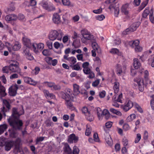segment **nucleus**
<instances>
[{
	"instance_id": "obj_1",
	"label": "nucleus",
	"mask_w": 154,
	"mask_h": 154,
	"mask_svg": "<svg viewBox=\"0 0 154 154\" xmlns=\"http://www.w3.org/2000/svg\"><path fill=\"white\" fill-rule=\"evenodd\" d=\"M23 113L24 111L22 108L19 112H18L16 108H13L12 115L8 119L10 125L13 127V128L8 130L10 137L16 138L18 134L16 129H21L23 124L22 121L19 119V118L20 115Z\"/></svg>"
},
{
	"instance_id": "obj_2",
	"label": "nucleus",
	"mask_w": 154,
	"mask_h": 154,
	"mask_svg": "<svg viewBox=\"0 0 154 154\" xmlns=\"http://www.w3.org/2000/svg\"><path fill=\"white\" fill-rule=\"evenodd\" d=\"M144 77L146 81V83L144 84L143 78L140 77H138L134 79V84L137 83L139 91L141 92H143L144 90V85L148 84H151L152 81L149 79L148 78L149 72L147 70H145L143 72Z\"/></svg>"
},
{
	"instance_id": "obj_3",
	"label": "nucleus",
	"mask_w": 154,
	"mask_h": 154,
	"mask_svg": "<svg viewBox=\"0 0 154 154\" xmlns=\"http://www.w3.org/2000/svg\"><path fill=\"white\" fill-rule=\"evenodd\" d=\"M66 93H62L63 95L62 97L63 98L66 99V104L72 110H74L75 108L73 106L70 100H72L73 97L71 93V90L69 88H67L66 90Z\"/></svg>"
},
{
	"instance_id": "obj_4",
	"label": "nucleus",
	"mask_w": 154,
	"mask_h": 154,
	"mask_svg": "<svg viewBox=\"0 0 154 154\" xmlns=\"http://www.w3.org/2000/svg\"><path fill=\"white\" fill-rule=\"evenodd\" d=\"M80 33L82 36L81 38V41L83 43H87L88 41L91 40L94 38L93 35L86 29H82L80 31Z\"/></svg>"
},
{
	"instance_id": "obj_5",
	"label": "nucleus",
	"mask_w": 154,
	"mask_h": 154,
	"mask_svg": "<svg viewBox=\"0 0 154 154\" xmlns=\"http://www.w3.org/2000/svg\"><path fill=\"white\" fill-rule=\"evenodd\" d=\"M63 35V33L61 31L53 30L50 32L48 38L50 40L52 41L56 39L60 41Z\"/></svg>"
},
{
	"instance_id": "obj_6",
	"label": "nucleus",
	"mask_w": 154,
	"mask_h": 154,
	"mask_svg": "<svg viewBox=\"0 0 154 154\" xmlns=\"http://www.w3.org/2000/svg\"><path fill=\"white\" fill-rule=\"evenodd\" d=\"M20 141V139L18 138L15 142L13 141L5 142L4 145L5 146V149L6 151H9L14 145L15 146V149H18Z\"/></svg>"
},
{
	"instance_id": "obj_7",
	"label": "nucleus",
	"mask_w": 154,
	"mask_h": 154,
	"mask_svg": "<svg viewBox=\"0 0 154 154\" xmlns=\"http://www.w3.org/2000/svg\"><path fill=\"white\" fill-rule=\"evenodd\" d=\"M7 62L10 64L9 68L10 71L17 72H20V69L18 66V63L16 61L11 60L8 61Z\"/></svg>"
},
{
	"instance_id": "obj_8",
	"label": "nucleus",
	"mask_w": 154,
	"mask_h": 154,
	"mask_svg": "<svg viewBox=\"0 0 154 154\" xmlns=\"http://www.w3.org/2000/svg\"><path fill=\"white\" fill-rule=\"evenodd\" d=\"M5 46L7 48L8 50L10 52L12 53V51H16L19 50L21 47V44L18 42H16L13 46L8 42L5 43Z\"/></svg>"
},
{
	"instance_id": "obj_9",
	"label": "nucleus",
	"mask_w": 154,
	"mask_h": 154,
	"mask_svg": "<svg viewBox=\"0 0 154 154\" xmlns=\"http://www.w3.org/2000/svg\"><path fill=\"white\" fill-rule=\"evenodd\" d=\"M133 106L134 103L130 100H128L126 101L124 104L122 106V108L125 111L127 112L131 109Z\"/></svg>"
},
{
	"instance_id": "obj_10",
	"label": "nucleus",
	"mask_w": 154,
	"mask_h": 154,
	"mask_svg": "<svg viewBox=\"0 0 154 154\" xmlns=\"http://www.w3.org/2000/svg\"><path fill=\"white\" fill-rule=\"evenodd\" d=\"M44 47V44L40 43L38 44L36 43H32V50L35 53H38V49L42 50Z\"/></svg>"
},
{
	"instance_id": "obj_11",
	"label": "nucleus",
	"mask_w": 154,
	"mask_h": 154,
	"mask_svg": "<svg viewBox=\"0 0 154 154\" xmlns=\"http://www.w3.org/2000/svg\"><path fill=\"white\" fill-rule=\"evenodd\" d=\"M126 69V66L123 65L122 66L119 64H117L116 66V71L117 74L118 75H121L125 72Z\"/></svg>"
},
{
	"instance_id": "obj_12",
	"label": "nucleus",
	"mask_w": 154,
	"mask_h": 154,
	"mask_svg": "<svg viewBox=\"0 0 154 154\" xmlns=\"http://www.w3.org/2000/svg\"><path fill=\"white\" fill-rule=\"evenodd\" d=\"M18 88V86L16 84L11 86L9 89V94L12 96H15L17 94V91Z\"/></svg>"
},
{
	"instance_id": "obj_13",
	"label": "nucleus",
	"mask_w": 154,
	"mask_h": 154,
	"mask_svg": "<svg viewBox=\"0 0 154 154\" xmlns=\"http://www.w3.org/2000/svg\"><path fill=\"white\" fill-rule=\"evenodd\" d=\"M128 5L125 4L122 6L121 8V11L125 16V17L127 19H128L130 17V15L128 10Z\"/></svg>"
},
{
	"instance_id": "obj_14",
	"label": "nucleus",
	"mask_w": 154,
	"mask_h": 154,
	"mask_svg": "<svg viewBox=\"0 0 154 154\" xmlns=\"http://www.w3.org/2000/svg\"><path fill=\"white\" fill-rule=\"evenodd\" d=\"M109 9L111 10L114 11V15L117 17L119 12V9L118 6H116L114 3L110 5L109 7Z\"/></svg>"
},
{
	"instance_id": "obj_15",
	"label": "nucleus",
	"mask_w": 154,
	"mask_h": 154,
	"mask_svg": "<svg viewBox=\"0 0 154 154\" xmlns=\"http://www.w3.org/2000/svg\"><path fill=\"white\" fill-rule=\"evenodd\" d=\"M23 42L24 45V47H28L32 49V44L31 43L29 39L26 37H23Z\"/></svg>"
},
{
	"instance_id": "obj_16",
	"label": "nucleus",
	"mask_w": 154,
	"mask_h": 154,
	"mask_svg": "<svg viewBox=\"0 0 154 154\" xmlns=\"http://www.w3.org/2000/svg\"><path fill=\"white\" fill-rule=\"evenodd\" d=\"M89 63L88 62H86L83 63L82 67L83 68V71L85 74L88 73L91 70L89 67Z\"/></svg>"
},
{
	"instance_id": "obj_17",
	"label": "nucleus",
	"mask_w": 154,
	"mask_h": 154,
	"mask_svg": "<svg viewBox=\"0 0 154 154\" xmlns=\"http://www.w3.org/2000/svg\"><path fill=\"white\" fill-rule=\"evenodd\" d=\"M53 22L56 24H58L60 23V17L59 15L57 13L54 14L52 17Z\"/></svg>"
},
{
	"instance_id": "obj_18",
	"label": "nucleus",
	"mask_w": 154,
	"mask_h": 154,
	"mask_svg": "<svg viewBox=\"0 0 154 154\" xmlns=\"http://www.w3.org/2000/svg\"><path fill=\"white\" fill-rule=\"evenodd\" d=\"M18 18L17 15L12 14L7 15L5 17V19L7 21H15Z\"/></svg>"
},
{
	"instance_id": "obj_19",
	"label": "nucleus",
	"mask_w": 154,
	"mask_h": 154,
	"mask_svg": "<svg viewBox=\"0 0 154 154\" xmlns=\"http://www.w3.org/2000/svg\"><path fill=\"white\" fill-rule=\"evenodd\" d=\"M78 140V137L75 136V134H72L69 136L68 141L71 143L73 142L76 143Z\"/></svg>"
},
{
	"instance_id": "obj_20",
	"label": "nucleus",
	"mask_w": 154,
	"mask_h": 154,
	"mask_svg": "<svg viewBox=\"0 0 154 154\" xmlns=\"http://www.w3.org/2000/svg\"><path fill=\"white\" fill-rule=\"evenodd\" d=\"M64 154H72V149L69 146L67 143H65L63 147Z\"/></svg>"
},
{
	"instance_id": "obj_21",
	"label": "nucleus",
	"mask_w": 154,
	"mask_h": 154,
	"mask_svg": "<svg viewBox=\"0 0 154 154\" xmlns=\"http://www.w3.org/2000/svg\"><path fill=\"white\" fill-rule=\"evenodd\" d=\"M73 94L76 95L79 94L80 93L79 86L76 84L73 85Z\"/></svg>"
},
{
	"instance_id": "obj_22",
	"label": "nucleus",
	"mask_w": 154,
	"mask_h": 154,
	"mask_svg": "<svg viewBox=\"0 0 154 154\" xmlns=\"http://www.w3.org/2000/svg\"><path fill=\"white\" fill-rule=\"evenodd\" d=\"M140 24V22H137L132 23L130 27L131 29L130 31L131 32H134L137 29L139 26Z\"/></svg>"
},
{
	"instance_id": "obj_23",
	"label": "nucleus",
	"mask_w": 154,
	"mask_h": 154,
	"mask_svg": "<svg viewBox=\"0 0 154 154\" xmlns=\"http://www.w3.org/2000/svg\"><path fill=\"white\" fill-rule=\"evenodd\" d=\"M3 109L2 110L3 112H5V106L8 109V110L10 109V105L9 104V100H6L4 99L3 100Z\"/></svg>"
},
{
	"instance_id": "obj_24",
	"label": "nucleus",
	"mask_w": 154,
	"mask_h": 154,
	"mask_svg": "<svg viewBox=\"0 0 154 154\" xmlns=\"http://www.w3.org/2000/svg\"><path fill=\"white\" fill-rule=\"evenodd\" d=\"M63 5L69 7H72L74 4L71 2L69 0H61Z\"/></svg>"
},
{
	"instance_id": "obj_25",
	"label": "nucleus",
	"mask_w": 154,
	"mask_h": 154,
	"mask_svg": "<svg viewBox=\"0 0 154 154\" xmlns=\"http://www.w3.org/2000/svg\"><path fill=\"white\" fill-rule=\"evenodd\" d=\"M133 65L135 69H138L141 66V63L137 58H135L134 59Z\"/></svg>"
},
{
	"instance_id": "obj_26",
	"label": "nucleus",
	"mask_w": 154,
	"mask_h": 154,
	"mask_svg": "<svg viewBox=\"0 0 154 154\" xmlns=\"http://www.w3.org/2000/svg\"><path fill=\"white\" fill-rule=\"evenodd\" d=\"M140 43V41L138 40H136L129 42V44L130 46L133 48L138 46Z\"/></svg>"
},
{
	"instance_id": "obj_27",
	"label": "nucleus",
	"mask_w": 154,
	"mask_h": 154,
	"mask_svg": "<svg viewBox=\"0 0 154 154\" xmlns=\"http://www.w3.org/2000/svg\"><path fill=\"white\" fill-rule=\"evenodd\" d=\"M72 45L75 48H77L81 46V43L79 39H76L74 41L72 44Z\"/></svg>"
},
{
	"instance_id": "obj_28",
	"label": "nucleus",
	"mask_w": 154,
	"mask_h": 154,
	"mask_svg": "<svg viewBox=\"0 0 154 154\" xmlns=\"http://www.w3.org/2000/svg\"><path fill=\"white\" fill-rule=\"evenodd\" d=\"M105 140L109 146H111L112 145L113 143L112 139L109 134H108L106 137Z\"/></svg>"
},
{
	"instance_id": "obj_29",
	"label": "nucleus",
	"mask_w": 154,
	"mask_h": 154,
	"mask_svg": "<svg viewBox=\"0 0 154 154\" xmlns=\"http://www.w3.org/2000/svg\"><path fill=\"white\" fill-rule=\"evenodd\" d=\"M136 117V115L134 114H131L127 117L126 120V122H131L134 120Z\"/></svg>"
},
{
	"instance_id": "obj_30",
	"label": "nucleus",
	"mask_w": 154,
	"mask_h": 154,
	"mask_svg": "<svg viewBox=\"0 0 154 154\" xmlns=\"http://www.w3.org/2000/svg\"><path fill=\"white\" fill-rule=\"evenodd\" d=\"M103 116H105V118L106 119L109 118L110 114L107 109H105L103 110L102 111V118H103Z\"/></svg>"
},
{
	"instance_id": "obj_31",
	"label": "nucleus",
	"mask_w": 154,
	"mask_h": 154,
	"mask_svg": "<svg viewBox=\"0 0 154 154\" xmlns=\"http://www.w3.org/2000/svg\"><path fill=\"white\" fill-rule=\"evenodd\" d=\"M54 46L56 49H61L63 47V45L61 43L56 42L54 43Z\"/></svg>"
},
{
	"instance_id": "obj_32",
	"label": "nucleus",
	"mask_w": 154,
	"mask_h": 154,
	"mask_svg": "<svg viewBox=\"0 0 154 154\" xmlns=\"http://www.w3.org/2000/svg\"><path fill=\"white\" fill-rule=\"evenodd\" d=\"M96 112L98 118L99 120H101L102 119V111L100 108L98 107L97 108Z\"/></svg>"
},
{
	"instance_id": "obj_33",
	"label": "nucleus",
	"mask_w": 154,
	"mask_h": 154,
	"mask_svg": "<svg viewBox=\"0 0 154 154\" xmlns=\"http://www.w3.org/2000/svg\"><path fill=\"white\" fill-rule=\"evenodd\" d=\"M8 127V126L5 124L0 125V135L2 134L6 130Z\"/></svg>"
},
{
	"instance_id": "obj_34",
	"label": "nucleus",
	"mask_w": 154,
	"mask_h": 154,
	"mask_svg": "<svg viewBox=\"0 0 154 154\" xmlns=\"http://www.w3.org/2000/svg\"><path fill=\"white\" fill-rule=\"evenodd\" d=\"M148 63L152 67H154V56H152L149 57L148 60Z\"/></svg>"
},
{
	"instance_id": "obj_35",
	"label": "nucleus",
	"mask_w": 154,
	"mask_h": 154,
	"mask_svg": "<svg viewBox=\"0 0 154 154\" xmlns=\"http://www.w3.org/2000/svg\"><path fill=\"white\" fill-rule=\"evenodd\" d=\"M109 111L119 116H122V113L121 112L114 108H111L109 109Z\"/></svg>"
},
{
	"instance_id": "obj_36",
	"label": "nucleus",
	"mask_w": 154,
	"mask_h": 154,
	"mask_svg": "<svg viewBox=\"0 0 154 154\" xmlns=\"http://www.w3.org/2000/svg\"><path fill=\"white\" fill-rule=\"evenodd\" d=\"M110 52L113 54H116L118 55H121V53L118 49L116 48H112L110 51Z\"/></svg>"
},
{
	"instance_id": "obj_37",
	"label": "nucleus",
	"mask_w": 154,
	"mask_h": 154,
	"mask_svg": "<svg viewBox=\"0 0 154 154\" xmlns=\"http://www.w3.org/2000/svg\"><path fill=\"white\" fill-rule=\"evenodd\" d=\"M86 119L90 121H93L94 119V117L92 114L90 112L87 114H85Z\"/></svg>"
},
{
	"instance_id": "obj_38",
	"label": "nucleus",
	"mask_w": 154,
	"mask_h": 154,
	"mask_svg": "<svg viewBox=\"0 0 154 154\" xmlns=\"http://www.w3.org/2000/svg\"><path fill=\"white\" fill-rule=\"evenodd\" d=\"M149 13V8L146 7L142 14V17L144 18H146Z\"/></svg>"
},
{
	"instance_id": "obj_39",
	"label": "nucleus",
	"mask_w": 154,
	"mask_h": 154,
	"mask_svg": "<svg viewBox=\"0 0 154 154\" xmlns=\"http://www.w3.org/2000/svg\"><path fill=\"white\" fill-rule=\"evenodd\" d=\"M119 82H116L114 83V89L115 93L117 94L119 91Z\"/></svg>"
},
{
	"instance_id": "obj_40",
	"label": "nucleus",
	"mask_w": 154,
	"mask_h": 154,
	"mask_svg": "<svg viewBox=\"0 0 154 154\" xmlns=\"http://www.w3.org/2000/svg\"><path fill=\"white\" fill-rule=\"evenodd\" d=\"M91 131V128L89 125H86V129L85 132V134L87 136H89L90 134Z\"/></svg>"
},
{
	"instance_id": "obj_41",
	"label": "nucleus",
	"mask_w": 154,
	"mask_h": 154,
	"mask_svg": "<svg viewBox=\"0 0 154 154\" xmlns=\"http://www.w3.org/2000/svg\"><path fill=\"white\" fill-rule=\"evenodd\" d=\"M81 64V63L78 62L76 64L73 66V69L77 71L81 70L82 68L80 67Z\"/></svg>"
},
{
	"instance_id": "obj_42",
	"label": "nucleus",
	"mask_w": 154,
	"mask_h": 154,
	"mask_svg": "<svg viewBox=\"0 0 154 154\" xmlns=\"http://www.w3.org/2000/svg\"><path fill=\"white\" fill-rule=\"evenodd\" d=\"M68 61L72 64H74L77 61L76 58L74 57H69Z\"/></svg>"
},
{
	"instance_id": "obj_43",
	"label": "nucleus",
	"mask_w": 154,
	"mask_h": 154,
	"mask_svg": "<svg viewBox=\"0 0 154 154\" xmlns=\"http://www.w3.org/2000/svg\"><path fill=\"white\" fill-rule=\"evenodd\" d=\"M122 142L124 146L126 147L128 145V140L126 137H124L123 138Z\"/></svg>"
},
{
	"instance_id": "obj_44",
	"label": "nucleus",
	"mask_w": 154,
	"mask_h": 154,
	"mask_svg": "<svg viewBox=\"0 0 154 154\" xmlns=\"http://www.w3.org/2000/svg\"><path fill=\"white\" fill-rule=\"evenodd\" d=\"M79 150L78 148L75 146L73 147L72 154H79Z\"/></svg>"
},
{
	"instance_id": "obj_45",
	"label": "nucleus",
	"mask_w": 154,
	"mask_h": 154,
	"mask_svg": "<svg viewBox=\"0 0 154 154\" xmlns=\"http://www.w3.org/2000/svg\"><path fill=\"white\" fill-rule=\"evenodd\" d=\"M40 70L39 68L38 67H36L35 69L32 70V73L33 75H37L39 72Z\"/></svg>"
},
{
	"instance_id": "obj_46",
	"label": "nucleus",
	"mask_w": 154,
	"mask_h": 154,
	"mask_svg": "<svg viewBox=\"0 0 154 154\" xmlns=\"http://www.w3.org/2000/svg\"><path fill=\"white\" fill-rule=\"evenodd\" d=\"M92 47L94 49L98 50L99 49V46L96 42H92Z\"/></svg>"
},
{
	"instance_id": "obj_47",
	"label": "nucleus",
	"mask_w": 154,
	"mask_h": 154,
	"mask_svg": "<svg viewBox=\"0 0 154 154\" xmlns=\"http://www.w3.org/2000/svg\"><path fill=\"white\" fill-rule=\"evenodd\" d=\"M134 106L137 109L140 113L143 112V110L141 107L136 103H134Z\"/></svg>"
},
{
	"instance_id": "obj_48",
	"label": "nucleus",
	"mask_w": 154,
	"mask_h": 154,
	"mask_svg": "<svg viewBox=\"0 0 154 154\" xmlns=\"http://www.w3.org/2000/svg\"><path fill=\"white\" fill-rule=\"evenodd\" d=\"M95 18L97 20L102 21L105 19V17L103 15L101 14L96 16Z\"/></svg>"
},
{
	"instance_id": "obj_49",
	"label": "nucleus",
	"mask_w": 154,
	"mask_h": 154,
	"mask_svg": "<svg viewBox=\"0 0 154 154\" xmlns=\"http://www.w3.org/2000/svg\"><path fill=\"white\" fill-rule=\"evenodd\" d=\"M134 50L136 52H141L143 50V48L141 46L139 45L135 47L134 48Z\"/></svg>"
},
{
	"instance_id": "obj_50",
	"label": "nucleus",
	"mask_w": 154,
	"mask_h": 154,
	"mask_svg": "<svg viewBox=\"0 0 154 154\" xmlns=\"http://www.w3.org/2000/svg\"><path fill=\"white\" fill-rule=\"evenodd\" d=\"M123 128L124 131H127L130 129V127L128 124L125 123L123 126Z\"/></svg>"
},
{
	"instance_id": "obj_51",
	"label": "nucleus",
	"mask_w": 154,
	"mask_h": 154,
	"mask_svg": "<svg viewBox=\"0 0 154 154\" xmlns=\"http://www.w3.org/2000/svg\"><path fill=\"white\" fill-rule=\"evenodd\" d=\"M76 57L78 60L81 61H84L85 60L83 58V55L82 54H77L76 55Z\"/></svg>"
},
{
	"instance_id": "obj_52",
	"label": "nucleus",
	"mask_w": 154,
	"mask_h": 154,
	"mask_svg": "<svg viewBox=\"0 0 154 154\" xmlns=\"http://www.w3.org/2000/svg\"><path fill=\"white\" fill-rule=\"evenodd\" d=\"M141 139V135L140 134H137L136 135V137L135 139L134 142L135 143H138Z\"/></svg>"
},
{
	"instance_id": "obj_53",
	"label": "nucleus",
	"mask_w": 154,
	"mask_h": 154,
	"mask_svg": "<svg viewBox=\"0 0 154 154\" xmlns=\"http://www.w3.org/2000/svg\"><path fill=\"white\" fill-rule=\"evenodd\" d=\"M29 48H28V47H24L23 49V53L25 56L30 53L29 52Z\"/></svg>"
},
{
	"instance_id": "obj_54",
	"label": "nucleus",
	"mask_w": 154,
	"mask_h": 154,
	"mask_svg": "<svg viewBox=\"0 0 154 154\" xmlns=\"http://www.w3.org/2000/svg\"><path fill=\"white\" fill-rule=\"evenodd\" d=\"M46 44L48 47L49 49H52L53 44L52 42H51L50 41H47L46 42Z\"/></svg>"
},
{
	"instance_id": "obj_55",
	"label": "nucleus",
	"mask_w": 154,
	"mask_h": 154,
	"mask_svg": "<svg viewBox=\"0 0 154 154\" xmlns=\"http://www.w3.org/2000/svg\"><path fill=\"white\" fill-rule=\"evenodd\" d=\"M42 53L45 56H49L51 54L50 51L48 49H44Z\"/></svg>"
},
{
	"instance_id": "obj_56",
	"label": "nucleus",
	"mask_w": 154,
	"mask_h": 154,
	"mask_svg": "<svg viewBox=\"0 0 154 154\" xmlns=\"http://www.w3.org/2000/svg\"><path fill=\"white\" fill-rule=\"evenodd\" d=\"M82 111L83 113H84L85 114L88 113L90 112L89 111L87 107L86 106L83 107L82 109Z\"/></svg>"
},
{
	"instance_id": "obj_57",
	"label": "nucleus",
	"mask_w": 154,
	"mask_h": 154,
	"mask_svg": "<svg viewBox=\"0 0 154 154\" xmlns=\"http://www.w3.org/2000/svg\"><path fill=\"white\" fill-rule=\"evenodd\" d=\"M94 140L95 141L99 142L100 140L99 139L98 134L97 133H94L93 135Z\"/></svg>"
},
{
	"instance_id": "obj_58",
	"label": "nucleus",
	"mask_w": 154,
	"mask_h": 154,
	"mask_svg": "<svg viewBox=\"0 0 154 154\" xmlns=\"http://www.w3.org/2000/svg\"><path fill=\"white\" fill-rule=\"evenodd\" d=\"M89 74L88 78L90 79H93L95 77V75L94 73L91 70H90L88 73L85 74Z\"/></svg>"
},
{
	"instance_id": "obj_59",
	"label": "nucleus",
	"mask_w": 154,
	"mask_h": 154,
	"mask_svg": "<svg viewBox=\"0 0 154 154\" xmlns=\"http://www.w3.org/2000/svg\"><path fill=\"white\" fill-rule=\"evenodd\" d=\"M2 70L4 73H9V71H10L9 68V66H6L4 67L2 69Z\"/></svg>"
},
{
	"instance_id": "obj_60",
	"label": "nucleus",
	"mask_w": 154,
	"mask_h": 154,
	"mask_svg": "<svg viewBox=\"0 0 154 154\" xmlns=\"http://www.w3.org/2000/svg\"><path fill=\"white\" fill-rule=\"evenodd\" d=\"M100 80L97 79L92 83V85L94 87H96L99 85L100 83Z\"/></svg>"
},
{
	"instance_id": "obj_61",
	"label": "nucleus",
	"mask_w": 154,
	"mask_h": 154,
	"mask_svg": "<svg viewBox=\"0 0 154 154\" xmlns=\"http://www.w3.org/2000/svg\"><path fill=\"white\" fill-rule=\"evenodd\" d=\"M45 86L52 88L54 85V83L51 82H45L44 83Z\"/></svg>"
},
{
	"instance_id": "obj_62",
	"label": "nucleus",
	"mask_w": 154,
	"mask_h": 154,
	"mask_svg": "<svg viewBox=\"0 0 154 154\" xmlns=\"http://www.w3.org/2000/svg\"><path fill=\"white\" fill-rule=\"evenodd\" d=\"M52 58L51 57H46L45 60L46 62L48 64L50 65L51 63Z\"/></svg>"
},
{
	"instance_id": "obj_63",
	"label": "nucleus",
	"mask_w": 154,
	"mask_h": 154,
	"mask_svg": "<svg viewBox=\"0 0 154 154\" xmlns=\"http://www.w3.org/2000/svg\"><path fill=\"white\" fill-rule=\"evenodd\" d=\"M122 93H121L116 100V101L120 103H122Z\"/></svg>"
},
{
	"instance_id": "obj_64",
	"label": "nucleus",
	"mask_w": 154,
	"mask_h": 154,
	"mask_svg": "<svg viewBox=\"0 0 154 154\" xmlns=\"http://www.w3.org/2000/svg\"><path fill=\"white\" fill-rule=\"evenodd\" d=\"M121 152L122 154H127L128 150L126 148V147H123L121 150Z\"/></svg>"
}]
</instances>
